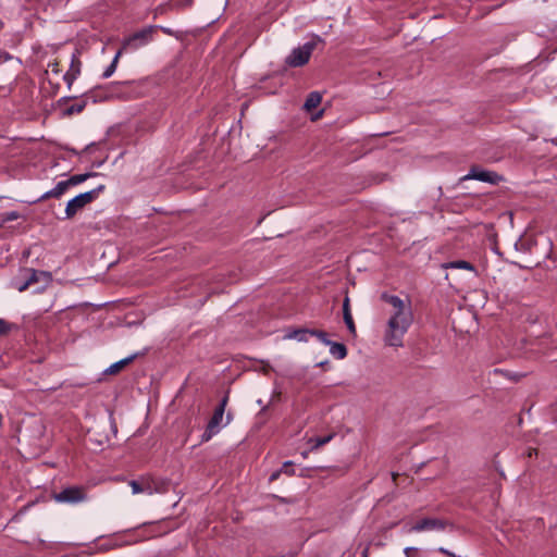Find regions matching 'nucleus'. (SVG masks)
<instances>
[{
	"mask_svg": "<svg viewBox=\"0 0 557 557\" xmlns=\"http://www.w3.org/2000/svg\"><path fill=\"white\" fill-rule=\"evenodd\" d=\"M121 54H122V50H117V52L115 53L111 64L106 69V71L102 74V76L104 78L110 77L114 73V71L116 69V65H117L119 58L121 57Z\"/></svg>",
	"mask_w": 557,
	"mask_h": 557,
	"instance_id": "nucleus-19",
	"label": "nucleus"
},
{
	"mask_svg": "<svg viewBox=\"0 0 557 557\" xmlns=\"http://www.w3.org/2000/svg\"><path fill=\"white\" fill-rule=\"evenodd\" d=\"M15 287L18 292H25L28 287H30V285L28 284V282L26 280H24L23 282H17L15 283Z\"/></svg>",
	"mask_w": 557,
	"mask_h": 557,
	"instance_id": "nucleus-27",
	"label": "nucleus"
},
{
	"mask_svg": "<svg viewBox=\"0 0 557 557\" xmlns=\"http://www.w3.org/2000/svg\"><path fill=\"white\" fill-rule=\"evenodd\" d=\"M70 188L66 181L59 182L52 189L46 191L39 200H46L49 198H60Z\"/></svg>",
	"mask_w": 557,
	"mask_h": 557,
	"instance_id": "nucleus-11",
	"label": "nucleus"
},
{
	"mask_svg": "<svg viewBox=\"0 0 557 557\" xmlns=\"http://www.w3.org/2000/svg\"><path fill=\"white\" fill-rule=\"evenodd\" d=\"M79 65H81L79 61L76 60L75 57H73L72 63H71V67H70V70L63 76V79L67 84L69 88L72 87L73 82L76 79V77L81 73Z\"/></svg>",
	"mask_w": 557,
	"mask_h": 557,
	"instance_id": "nucleus-12",
	"label": "nucleus"
},
{
	"mask_svg": "<svg viewBox=\"0 0 557 557\" xmlns=\"http://www.w3.org/2000/svg\"><path fill=\"white\" fill-rule=\"evenodd\" d=\"M332 438H333V434H330V435L322 436V437L311 438L309 442L312 444V446H311L312 449H318L321 446L327 444Z\"/></svg>",
	"mask_w": 557,
	"mask_h": 557,
	"instance_id": "nucleus-20",
	"label": "nucleus"
},
{
	"mask_svg": "<svg viewBox=\"0 0 557 557\" xmlns=\"http://www.w3.org/2000/svg\"><path fill=\"white\" fill-rule=\"evenodd\" d=\"M443 268L475 271L473 264H471L470 262L465 261V260H456V261L446 262L443 264Z\"/></svg>",
	"mask_w": 557,
	"mask_h": 557,
	"instance_id": "nucleus-17",
	"label": "nucleus"
},
{
	"mask_svg": "<svg viewBox=\"0 0 557 557\" xmlns=\"http://www.w3.org/2000/svg\"><path fill=\"white\" fill-rule=\"evenodd\" d=\"M321 115H322V112H319V114L315 117H313V120L320 117Z\"/></svg>",
	"mask_w": 557,
	"mask_h": 557,
	"instance_id": "nucleus-35",
	"label": "nucleus"
},
{
	"mask_svg": "<svg viewBox=\"0 0 557 557\" xmlns=\"http://www.w3.org/2000/svg\"><path fill=\"white\" fill-rule=\"evenodd\" d=\"M444 528V521L435 518H424L418 521L413 527H411L410 531L422 532L431 530H443Z\"/></svg>",
	"mask_w": 557,
	"mask_h": 557,
	"instance_id": "nucleus-9",
	"label": "nucleus"
},
{
	"mask_svg": "<svg viewBox=\"0 0 557 557\" xmlns=\"http://www.w3.org/2000/svg\"><path fill=\"white\" fill-rule=\"evenodd\" d=\"M86 107L85 101L76 102L66 109L69 115L81 113Z\"/></svg>",
	"mask_w": 557,
	"mask_h": 557,
	"instance_id": "nucleus-22",
	"label": "nucleus"
},
{
	"mask_svg": "<svg viewBox=\"0 0 557 557\" xmlns=\"http://www.w3.org/2000/svg\"><path fill=\"white\" fill-rule=\"evenodd\" d=\"M281 474V470L280 471H275L273 472L271 475H270V481H275Z\"/></svg>",
	"mask_w": 557,
	"mask_h": 557,
	"instance_id": "nucleus-31",
	"label": "nucleus"
},
{
	"mask_svg": "<svg viewBox=\"0 0 557 557\" xmlns=\"http://www.w3.org/2000/svg\"><path fill=\"white\" fill-rule=\"evenodd\" d=\"M330 354L336 359H344L347 356V348L342 343L330 342Z\"/></svg>",
	"mask_w": 557,
	"mask_h": 557,
	"instance_id": "nucleus-16",
	"label": "nucleus"
},
{
	"mask_svg": "<svg viewBox=\"0 0 557 557\" xmlns=\"http://www.w3.org/2000/svg\"><path fill=\"white\" fill-rule=\"evenodd\" d=\"M461 180H476L480 182L497 184L499 181H502V176H499L496 172L483 170L479 166H472L469 173L465 175Z\"/></svg>",
	"mask_w": 557,
	"mask_h": 557,
	"instance_id": "nucleus-7",
	"label": "nucleus"
},
{
	"mask_svg": "<svg viewBox=\"0 0 557 557\" xmlns=\"http://www.w3.org/2000/svg\"><path fill=\"white\" fill-rule=\"evenodd\" d=\"M343 318H344V322L348 329V331L355 335L356 334V325H355V322H354V319H352V315H351V311H350V301H349V297H345L344 301H343Z\"/></svg>",
	"mask_w": 557,
	"mask_h": 557,
	"instance_id": "nucleus-10",
	"label": "nucleus"
},
{
	"mask_svg": "<svg viewBox=\"0 0 557 557\" xmlns=\"http://www.w3.org/2000/svg\"><path fill=\"white\" fill-rule=\"evenodd\" d=\"M129 486L132 487L133 494L143 493V480L141 481L132 480L129 482Z\"/></svg>",
	"mask_w": 557,
	"mask_h": 557,
	"instance_id": "nucleus-24",
	"label": "nucleus"
},
{
	"mask_svg": "<svg viewBox=\"0 0 557 557\" xmlns=\"http://www.w3.org/2000/svg\"><path fill=\"white\" fill-rule=\"evenodd\" d=\"M158 26H146L128 37L124 38L122 46L119 50L123 52L135 51L141 47L147 46L153 39Z\"/></svg>",
	"mask_w": 557,
	"mask_h": 557,
	"instance_id": "nucleus-2",
	"label": "nucleus"
},
{
	"mask_svg": "<svg viewBox=\"0 0 557 557\" xmlns=\"http://www.w3.org/2000/svg\"><path fill=\"white\" fill-rule=\"evenodd\" d=\"M321 101H322L321 94L318 91H312L308 95V97L305 101L304 108L306 111L310 112L313 109H315L317 107H319Z\"/></svg>",
	"mask_w": 557,
	"mask_h": 557,
	"instance_id": "nucleus-15",
	"label": "nucleus"
},
{
	"mask_svg": "<svg viewBox=\"0 0 557 557\" xmlns=\"http://www.w3.org/2000/svg\"><path fill=\"white\" fill-rule=\"evenodd\" d=\"M311 336H314L317 337L320 342H322L324 345H329L330 344V339L327 338V334L323 331H319V330H312V333H311Z\"/></svg>",
	"mask_w": 557,
	"mask_h": 557,
	"instance_id": "nucleus-23",
	"label": "nucleus"
},
{
	"mask_svg": "<svg viewBox=\"0 0 557 557\" xmlns=\"http://www.w3.org/2000/svg\"><path fill=\"white\" fill-rule=\"evenodd\" d=\"M161 30L168 35H173V30L171 28H168V27H160Z\"/></svg>",
	"mask_w": 557,
	"mask_h": 557,
	"instance_id": "nucleus-32",
	"label": "nucleus"
},
{
	"mask_svg": "<svg viewBox=\"0 0 557 557\" xmlns=\"http://www.w3.org/2000/svg\"><path fill=\"white\" fill-rule=\"evenodd\" d=\"M315 48V42L308 41L300 47L293 49L290 54L286 58V63L293 67L305 65Z\"/></svg>",
	"mask_w": 557,
	"mask_h": 557,
	"instance_id": "nucleus-5",
	"label": "nucleus"
},
{
	"mask_svg": "<svg viewBox=\"0 0 557 557\" xmlns=\"http://www.w3.org/2000/svg\"><path fill=\"white\" fill-rule=\"evenodd\" d=\"M293 462L292 461H286L284 462L282 469H281V472H284V473H287V474H293L294 473V470H293Z\"/></svg>",
	"mask_w": 557,
	"mask_h": 557,
	"instance_id": "nucleus-25",
	"label": "nucleus"
},
{
	"mask_svg": "<svg viewBox=\"0 0 557 557\" xmlns=\"http://www.w3.org/2000/svg\"><path fill=\"white\" fill-rule=\"evenodd\" d=\"M154 492H160V490L154 486V481L143 479V493L152 495Z\"/></svg>",
	"mask_w": 557,
	"mask_h": 557,
	"instance_id": "nucleus-21",
	"label": "nucleus"
},
{
	"mask_svg": "<svg viewBox=\"0 0 557 557\" xmlns=\"http://www.w3.org/2000/svg\"><path fill=\"white\" fill-rule=\"evenodd\" d=\"M2 26H3V23H2V22H0V28H1Z\"/></svg>",
	"mask_w": 557,
	"mask_h": 557,
	"instance_id": "nucleus-36",
	"label": "nucleus"
},
{
	"mask_svg": "<svg viewBox=\"0 0 557 557\" xmlns=\"http://www.w3.org/2000/svg\"><path fill=\"white\" fill-rule=\"evenodd\" d=\"M10 331V324L0 318V335L7 334Z\"/></svg>",
	"mask_w": 557,
	"mask_h": 557,
	"instance_id": "nucleus-26",
	"label": "nucleus"
},
{
	"mask_svg": "<svg viewBox=\"0 0 557 557\" xmlns=\"http://www.w3.org/2000/svg\"><path fill=\"white\" fill-rule=\"evenodd\" d=\"M16 218V214L15 213H12L11 216L9 218L10 220L12 219H15Z\"/></svg>",
	"mask_w": 557,
	"mask_h": 557,
	"instance_id": "nucleus-34",
	"label": "nucleus"
},
{
	"mask_svg": "<svg viewBox=\"0 0 557 557\" xmlns=\"http://www.w3.org/2000/svg\"><path fill=\"white\" fill-rule=\"evenodd\" d=\"M138 354H134V355H131L120 361H116L114 363H112L107 370H106V373L107 374H116L119 373L122 369H124L126 366H128L131 362H133L135 360V358H137Z\"/></svg>",
	"mask_w": 557,
	"mask_h": 557,
	"instance_id": "nucleus-13",
	"label": "nucleus"
},
{
	"mask_svg": "<svg viewBox=\"0 0 557 557\" xmlns=\"http://www.w3.org/2000/svg\"><path fill=\"white\" fill-rule=\"evenodd\" d=\"M312 330L309 329L293 330L285 335V338L296 339L298 342H308Z\"/></svg>",
	"mask_w": 557,
	"mask_h": 557,
	"instance_id": "nucleus-14",
	"label": "nucleus"
},
{
	"mask_svg": "<svg viewBox=\"0 0 557 557\" xmlns=\"http://www.w3.org/2000/svg\"><path fill=\"white\" fill-rule=\"evenodd\" d=\"M54 499L58 503L77 504L86 499V493L83 487L70 486L54 494Z\"/></svg>",
	"mask_w": 557,
	"mask_h": 557,
	"instance_id": "nucleus-6",
	"label": "nucleus"
},
{
	"mask_svg": "<svg viewBox=\"0 0 557 557\" xmlns=\"http://www.w3.org/2000/svg\"><path fill=\"white\" fill-rule=\"evenodd\" d=\"M25 280L28 282V284L32 286L35 283L42 282L44 285L37 289V292H41L47 284L51 281V274L45 271H37L34 269H26L25 270Z\"/></svg>",
	"mask_w": 557,
	"mask_h": 557,
	"instance_id": "nucleus-8",
	"label": "nucleus"
},
{
	"mask_svg": "<svg viewBox=\"0 0 557 557\" xmlns=\"http://www.w3.org/2000/svg\"><path fill=\"white\" fill-rule=\"evenodd\" d=\"M382 298L393 309L387 322L384 341L388 346L400 347L405 334L413 322L411 305L396 295L383 294Z\"/></svg>",
	"mask_w": 557,
	"mask_h": 557,
	"instance_id": "nucleus-1",
	"label": "nucleus"
},
{
	"mask_svg": "<svg viewBox=\"0 0 557 557\" xmlns=\"http://www.w3.org/2000/svg\"><path fill=\"white\" fill-rule=\"evenodd\" d=\"M550 143L557 145V136L550 139Z\"/></svg>",
	"mask_w": 557,
	"mask_h": 557,
	"instance_id": "nucleus-33",
	"label": "nucleus"
},
{
	"mask_svg": "<svg viewBox=\"0 0 557 557\" xmlns=\"http://www.w3.org/2000/svg\"><path fill=\"white\" fill-rule=\"evenodd\" d=\"M438 552H440V553H442V554H444V555H447V556H449V557H456L454 553H451V552L447 550V549H446V548H444V547H440V548H438Z\"/></svg>",
	"mask_w": 557,
	"mask_h": 557,
	"instance_id": "nucleus-29",
	"label": "nucleus"
},
{
	"mask_svg": "<svg viewBox=\"0 0 557 557\" xmlns=\"http://www.w3.org/2000/svg\"><path fill=\"white\" fill-rule=\"evenodd\" d=\"M106 189L104 185H99L96 188L79 194L67 201L65 207V219H72L78 211H81L85 206L92 202L98 198L100 193Z\"/></svg>",
	"mask_w": 557,
	"mask_h": 557,
	"instance_id": "nucleus-3",
	"label": "nucleus"
},
{
	"mask_svg": "<svg viewBox=\"0 0 557 557\" xmlns=\"http://www.w3.org/2000/svg\"><path fill=\"white\" fill-rule=\"evenodd\" d=\"M49 66L51 67V71L53 73L59 74L60 70H59V63L58 62L50 63Z\"/></svg>",
	"mask_w": 557,
	"mask_h": 557,
	"instance_id": "nucleus-28",
	"label": "nucleus"
},
{
	"mask_svg": "<svg viewBox=\"0 0 557 557\" xmlns=\"http://www.w3.org/2000/svg\"><path fill=\"white\" fill-rule=\"evenodd\" d=\"M416 550L413 547H406L404 553L407 557H411V554Z\"/></svg>",
	"mask_w": 557,
	"mask_h": 557,
	"instance_id": "nucleus-30",
	"label": "nucleus"
},
{
	"mask_svg": "<svg viewBox=\"0 0 557 557\" xmlns=\"http://www.w3.org/2000/svg\"><path fill=\"white\" fill-rule=\"evenodd\" d=\"M97 173H85V174H76L72 175L69 180H66L69 186H75L83 182H85L88 177L96 176Z\"/></svg>",
	"mask_w": 557,
	"mask_h": 557,
	"instance_id": "nucleus-18",
	"label": "nucleus"
},
{
	"mask_svg": "<svg viewBox=\"0 0 557 557\" xmlns=\"http://www.w3.org/2000/svg\"><path fill=\"white\" fill-rule=\"evenodd\" d=\"M228 396L225 395L220 401L219 406L214 409L213 416L209 420L207 428L201 435V442L210 441L215 434L219 433L223 420L225 407L227 405Z\"/></svg>",
	"mask_w": 557,
	"mask_h": 557,
	"instance_id": "nucleus-4",
	"label": "nucleus"
}]
</instances>
